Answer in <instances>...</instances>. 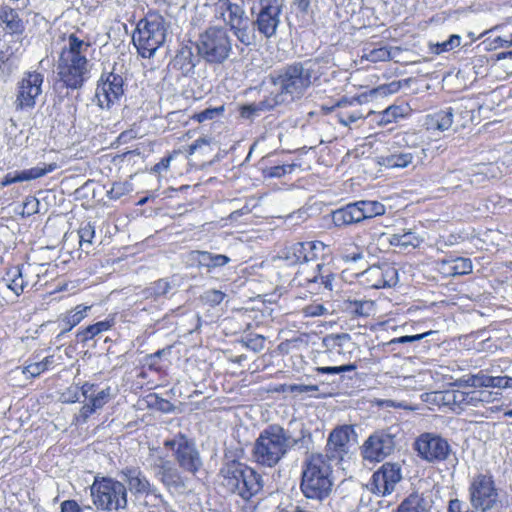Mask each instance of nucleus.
Instances as JSON below:
<instances>
[{"label": "nucleus", "instance_id": "e2e57ef3", "mask_svg": "<svg viewBox=\"0 0 512 512\" xmlns=\"http://www.w3.org/2000/svg\"><path fill=\"white\" fill-rule=\"evenodd\" d=\"M401 81H392L389 84L381 85L374 90V93L378 95H390L397 93L401 88Z\"/></svg>", "mask_w": 512, "mask_h": 512}, {"label": "nucleus", "instance_id": "680f3d73", "mask_svg": "<svg viewBox=\"0 0 512 512\" xmlns=\"http://www.w3.org/2000/svg\"><path fill=\"white\" fill-rule=\"evenodd\" d=\"M468 397V393L463 391H452L448 392L445 396V399L448 403L457 405L462 408L463 404H466V398Z\"/></svg>", "mask_w": 512, "mask_h": 512}, {"label": "nucleus", "instance_id": "2f4dec72", "mask_svg": "<svg viewBox=\"0 0 512 512\" xmlns=\"http://www.w3.org/2000/svg\"><path fill=\"white\" fill-rule=\"evenodd\" d=\"M157 479L169 490H180L185 487L184 479L173 463Z\"/></svg>", "mask_w": 512, "mask_h": 512}, {"label": "nucleus", "instance_id": "052dcab7", "mask_svg": "<svg viewBox=\"0 0 512 512\" xmlns=\"http://www.w3.org/2000/svg\"><path fill=\"white\" fill-rule=\"evenodd\" d=\"M224 297H225V293H223L220 290L213 289V290H208L204 293L203 300L211 306H216V305H219L223 301Z\"/></svg>", "mask_w": 512, "mask_h": 512}, {"label": "nucleus", "instance_id": "79ce46f5", "mask_svg": "<svg viewBox=\"0 0 512 512\" xmlns=\"http://www.w3.org/2000/svg\"><path fill=\"white\" fill-rule=\"evenodd\" d=\"M456 384L460 387H488V375L480 371L477 374L458 379Z\"/></svg>", "mask_w": 512, "mask_h": 512}, {"label": "nucleus", "instance_id": "c756f323", "mask_svg": "<svg viewBox=\"0 0 512 512\" xmlns=\"http://www.w3.org/2000/svg\"><path fill=\"white\" fill-rule=\"evenodd\" d=\"M197 57L193 54L191 46H182L173 60V65L178 68L183 75H188L194 71Z\"/></svg>", "mask_w": 512, "mask_h": 512}, {"label": "nucleus", "instance_id": "f8f14e48", "mask_svg": "<svg viewBox=\"0 0 512 512\" xmlns=\"http://www.w3.org/2000/svg\"><path fill=\"white\" fill-rule=\"evenodd\" d=\"M119 475L122 482L132 496L137 499L153 497L163 501V496L159 489L153 484L144 472L136 466H126L120 470Z\"/></svg>", "mask_w": 512, "mask_h": 512}, {"label": "nucleus", "instance_id": "72a5a7b5", "mask_svg": "<svg viewBox=\"0 0 512 512\" xmlns=\"http://www.w3.org/2000/svg\"><path fill=\"white\" fill-rule=\"evenodd\" d=\"M419 237L412 231H402L401 233L392 234L389 238V243L392 246L400 248H416L420 244Z\"/></svg>", "mask_w": 512, "mask_h": 512}, {"label": "nucleus", "instance_id": "774afa93", "mask_svg": "<svg viewBox=\"0 0 512 512\" xmlns=\"http://www.w3.org/2000/svg\"><path fill=\"white\" fill-rule=\"evenodd\" d=\"M61 512H81V508L75 500H65L61 503Z\"/></svg>", "mask_w": 512, "mask_h": 512}, {"label": "nucleus", "instance_id": "de8ad7c7", "mask_svg": "<svg viewBox=\"0 0 512 512\" xmlns=\"http://www.w3.org/2000/svg\"><path fill=\"white\" fill-rule=\"evenodd\" d=\"M491 167L488 165H478L469 176V182L472 185H481L488 179V173Z\"/></svg>", "mask_w": 512, "mask_h": 512}, {"label": "nucleus", "instance_id": "39448f33", "mask_svg": "<svg viewBox=\"0 0 512 512\" xmlns=\"http://www.w3.org/2000/svg\"><path fill=\"white\" fill-rule=\"evenodd\" d=\"M332 465L325 462L322 453L309 455L302 467L300 490L305 498L322 502L332 492Z\"/></svg>", "mask_w": 512, "mask_h": 512}, {"label": "nucleus", "instance_id": "412c9836", "mask_svg": "<svg viewBox=\"0 0 512 512\" xmlns=\"http://www.w3.org/2000/svg\"><path fill=\"white\" fill-rule=\"evenodd\" d=\"M335 273L332 268L325 263H317L311 274L304 276V272H298L295 280L299 285L310 288L312 285L320 284L325 290L332 291L334 289Z\"/></svg>", "mask_w": 512, "mask_h": 512}, {"label": "nucleus", "instance_id": "dca6fc26", "mask_svg": "<svg viewBox=\"0 0 512 512\" xmlns=\"http://www.w3.org/2000/svg\"><path fill=\"white\" fill-rule=\"evenodd\" d=\"M281 12L282 3L280 0H259L258 12L254 22L260 35L267 39L276 35Z\"/></svg>", "mask_w": 512, "mask_h": 512}, {"label": "nucleus", "instance_id": "f3484780", "mask_svg": "<svg viewBox=\"0 0 512 512\" xmlns=\"http://www.w3.org/2000/svg\"><path fill=\"white\" fill-rule=\"evenodd\" d=\"M359 279L368 288H390L398 283V270L392 264L383 262L368 267L359 274Z\"/></svg>", "mask_w": 512, "mask_h": 512}, {"label": "nucleus", "instance_id": "bb28decb", "mask_svg": "<svg viewBox=\"0 0 512 512\" xmlns=\"http://www.w3.org/2000/svg\"><path fill=\"white\" fill-rule=\"evenodd\" d=\"M256 30L257 28L254 19H251L248 16L230 27V31L236 37L238 42L246 47L256 45Z\"/></svg>", "mask_w": 512, "mask_h": 512}, {"label": "nucleus", "instance_id": "37998d69", "mask_svg": "<svg viewBox=\"0 0 512 512\" xmlns=\"http://www.w3.org/2000/svg\"><path fill=\"white\" fill-rule=\"evenodd\" d=\"M305 251V246L301 242L294 243L290 247H288L285 251V260L289 262L291 265L296 264H304L303 252Z\"/></svg>", "mask_w": 512, "mask_h": 512}, {"label": "nucleus", "instance_id": "1a4fd4ad", "mask_svg": "<svg viewBox=\"0 0 512 512\" xmlns=\"http://www.w3.org/2000/svg\"><path fill=\"white\" fill-rule=\"evenodd\" d=\"M469 502L475 511L489 512L502 506L499 489L490 472L475 474L468 486Z\"/></svg>", "mask_w": 512, "mask_h": 512}, {"label": "nucleus", "instance_id": "49530a36", "mask_svg": "<svg viewBox=\"0 0 512 512\" xmlns=\"http://www.w3.org/2000/svg\"><path fill=\"white\" fill-rule=\"evenodd\" d=\"M461 37L457 34H452L448 40L442 43H436L433 45L432 49L435 54H441L443 52H448L453 50L454 48L460 46Z\"/></svg>", "mask_w": 512, "mask_h": 512}, {"label": "nucleus", "instance_id": "f704fd0d", "mask_svg": "<svg viewBox=\"0 0 512 512\" xmlns=\"http://www.w3.org/2000/svg\"><path fill=\"white\" fill-rule=\"evenodd\" d=\"M409 111L410 109L407 105H404L403 107L391 105L380 114L378 124L387 125L392 122H396L398 119L406 117Z\"/></svg>", "mask_w": 512, "mask_h": 512}, {"label": "nucleus", "instance_id": "b1692460", "mask_svg": "<svg viewBox=\"0 0 512 512\" xmlns=\"http://www.w3.org/2000/svg\"><path fill=\"white\" fill-rule=\"evenodd\" d=\"M112 397V389L109 386L88 396L85 399L87 402L81 407L79 412L81 421L86 422L93 413L102 409Z\"/></svg>", "mask_w": 512, "mask_h": 512}, {"label": "nucleus", "instance_id": "3c124183", "mask_svg": "<svg viewBox=\"0 0 512 512\" xmlns=\"http://www.w3.org/2000/svg\"><path fill=\"white\" fill-rule=\"evenodd\" d=\"M365 58L370 62L388 61L391 59V53L387 47H379L366 53Z\"/></svg>", "mask_w": 512, "mask_h": 512}, {"label": "nucleus", "instance_id": "2eb2a0df", "mask_svg": "<svg viewBox=\"0 0 512 512\" xmlns=\"http://www.w3.org/2000/svg\"><path fill=\"white\" fill-rule=\"evenodd\" d=\"M418 456L428 462H441L448 458L451 446L448 441L434 433H423L414 442Z\"/></svg>", "mask_w": 512, "mask_h": 512}, {"label": "nucleus", "instance_id": "ea45409f", "mask_svg": "<svg viewBox=\"0 0 512 512\" xmlns=\"http://www.w3.org/2000/svg\"><path fill=\"white\" fill-rule=\"evenodd\" d=\"M7 287L11 289L17 296L20 295L27 283L23 279L22 271L19 267H15L7 273Z\"/></svg>", "mask_w": 512, "mask_h": 512}, {"label": "nucleus", "instance_id": "20e7f679", "mask_svg": "<svg viewBox=\"0 0 512 512\" xmlns=\"http://www.w3.org/2000/svg\"><path fill=\"white\" fill-rule=\"evenodd\" d=\"M221 486L229 493L249 501L263 489V479L253 468L225 454L218 474Z\"/></svg>", "mask_w": 512, "mask_h": 512}, {"label": "nucleus", "instance_id": "423d86ee", "mask_svg": "<svg viewBox=\"0 0 512 512\" xmlns=\"http://www.w3.org/2000/svg\"><path fill=\"white\" fill-rule=\"evenodd\" d=\"M166 34L164 17L158 13H149L138 22L132 41L142 57L150 58L164 44Z\"/></svg>", "mask_w": 512, "mask_h": 512}, {"label": "nucleus", "instance_id": "338daca9", "mask_svg": "<svg viewBox=\"0 0 512 512\" xmlns=\"http://www.w3.org/2000/svg\"><path fill=\"white\" fill-rule=\"evenodd\" d=\"M293 170V165H281L274 166L269 169L268 175L270 177L280 178L286 173H290Z\"/></svg>", "mask_w": 512, "mask_h": 512}, {"label": "nucleus", "instance_id": "e433bc0d", "mask_svg": "<svg viewBox=\"0 0 512 512\" xmlns=\"http://www.w3.org/2000/svg\"><path fill=\"white\" fill-rule=\"evenodd\" d=\"M453 122V113L452 109L449 108L447 110H442L437 113H435L429 122V125L432 128H435L440 131H446L448 130Z\"/></svg>", "mask_w": 512, "mask_h": 512}, {"label": "nucleus", "instance_id": "f257e3e1", "mask_svg": "<svg viewBox=\"0 0 512 512\" xmlns=\"http://www.w3.org/2000/svg\"><path fill=\"white\" fill-rule=\"evenodd\" d=\"M333 67L329 55L295 61L273 71L262 82L280 105H289L303 98L307 90L327 75Z\"/></svg>", "mask_w": 512, "mask_h": 512}, {"label": "nucleus", "instance_id": "c9c22d12", "mask_svg": "<svg viewBox=\"0 0 512 512\" xmlns=\"http://www.w3.org/2000/svg\"><path fill=\"white\" fill-rule=\"evenodd\" d=\"M111 326L112 323L108 320L99 321L95 324L87 326L83 330L78 331L76 337L79 342L85 343L99 333L109 330Z\"/></svg>", "mask_w": 512, "mask_h": 512}, {"label": "nucleus", "instance_id": "0eeeda50", "mask_svg": "<svg viewBox=\"0 0 512 512\" xmlns=\"http://www.w3.org/2000/svg\"><path fill=\"white\" fill-rule=\"evenodd\" d=\"M90 493L99 510L114 512L128 507L127 488L122 481L110 477L95 478Z\"/></svg>", "mask_w": 512, "mask_h": 512}, {"label": "nucleus", "instance_id": "13d9d810", "mask_svg": "<svg viewBox=\"0 0 512 512\" xmlns=\"http://www.w3.org/2000/svg\"><path fill=\"white\" fill-rule=\"evenodd\" d=\"M356 369L355 364H346L341 366H333V367H317L316 371L322 374H340L343 372H349Z\"/></svg>", "mask_w": 512, "mask_h": 512}, {"label": "nucleus", "instance_id": "c85d7f7f", "mask_svg": "<svg viewBox=\"0 0 512 512\" xmlns=\"http://www.w3.org/2000/svg\"><path fill=\"white\" fill-rule=\"evenodd\" d=\"M432 501L423 493L414 492L407 496L395 512H431Z\"/></svg>", "mask_w": 512, "mask_h": 512}, {"label": "nucleus", "instance_id": "8fccbe9b", "mask_svg": "<svg viewBox=\"0 0 512 512\" xmlns=\"http://www.w3.org/2000/svg\"><path fill=\"white\" fill-rule=\"evenodd\" d=\"M171 463L170 460L162 456H153L149 459V468L154 473V476L158 478Z\"/></svg>", "mask_w": 512, "mask_h": 512}, {"label": "nucleus", "instance_id": "a878e982", "mask_svg": "<svg viewBox=\"0 0 512 512\" xmlns=\"http://www.w3.org/2000/svg\"><path fill=\"white\" fill-rule=\"evenodd\" d=\"M215 11L229 28L247 17L243 5L231 0H218L215 4Z\"/></svg>", "mask_w": 512, "mask_h": 512}, {"label": "nucleus", "instance_id": "603ef678", "mask_svg": "<svg viewBox=\"0 0 512 512\" xmlns=\"http://www.w3.org/2000/svg\"><path fill=\"white\" fill-rule=\"evenodd\" d=\"M453 263L451 267L453 275H464L472 271V262L468 258L458 257Z\"/></svg>", "mask_w": 512, "mask_h": 512}, {"label": "nucleus", "instance_id": "4be33fe9", "mask_svg": "<svg viewBox=\"0 0 512 512\" xmlns=\"http://www.w3.org/2000/svg\"><path fill=\"white\" fill-rule=\"evenodd\" d=\"M188 261L199 269L205 268L211 272L216 268L224 267L231 262V259L224 254H214L209 251L192 250L187 255Z\"/></svg>", "mask_w": 512, "mask_h": 512}, {"label": "nucleus", "instance_id": "5701e85b", "mask_svg": "<svg viewBox=\"0 0 512 512\" xmlns=\"http://www.w3.org/2000/svg\"><path fill=\"white\" fill-rule=\"evenodd\" d=\"M0 30L5 35L21 36L25 31V23L19 11L10 6L0 7Z\"/></svg>", "mask_w": 512, "mask_h": 512}, {"label": "nucleus", "instance_id": "393cba45", "mask_svg": "<svg viewBox=\"0 0 512 512\" xmlns=\"http://www.w3.org/2000/svg\"><path fill=\"white\" fill-rule=\"evenodd\" d=\"M262 88L264 91L263 99L259 102H254L242 106L240 109V115L242 118L252 120L259 116L261 112L270 111L278 106H281L267 87Z\"/></svg>", "mask_w": 512, "mask_h": 512}, {"label": "nucleus", "instance_id": "4c0bfd02", "mask_svg": "<svg viewBox=\"0 0 512 512\" xmlns=\"http://www.w3.org/2000/svg\"><path fill=\"white\" fill-rule=\"evenodd\" d=\"M346 308L357 316H369L374 310V302L364 299H348Z\"/></svg>", "mask_w": 512, "mask_h": 512}, {"label": "nucleus", "instance_id": "cd10ccee", "mask_svg": "<svg viewBox=\"0 0 512 512\" xmlns=\"http://www.w3.org/2000/svg\"><path fill=\"white\" fill-rule=\"evenodd\" d=\"M174 285L168 278H160L151 282L147 287L142 289L138 296L143 300L150 302H160L166 298L173 289Z\"/></svg>", "mask_w": 512, "mask_h": 512}, {"label": "nucleus", "instance_id": "6e6552de", "mask_svg": "<svg viewBox=\"0 0 512 512\" xmlns=\"http://www.w3.org/2000/svg\"><path fill=\"white\" fill-rule=\"evenodd\" d=\"M198 56L209 64H223L232 52V39L225 27H209L199 35Z\"/></svg>", "mask_w": 512, "mask_h": 512}, {"label": "nucleus", "instance_id": "6e6d98bb", "mask_svg": "<svg viewBox=\"0 0 512 512\" xmlns=\"http://www.w3.org/2000/svg\"><path fill=\"white\" fill-rule=\"evenodd\" d=\"M337 117H338V121L344 125V126H349L351 123H354L356 122L357 120L363 118V115L362 113H360L359 111H351V112H348V111H340L338 114H337Z\"/></svg>", "mask_w": 512, "mask_h": 512}, {"label": "nucleus", "instance_id": "ddd939ff", "mask_svg": "<svg viewBox=\"0 0 512 512\" xmlns=\"http://www.w3.org/2000/svg\"><path fill=\"white\" fill-rule=\"evenodd\" d=\"M124 95V78L116 64L109 72H103L97 85L95 98L98 105L104 109L118 101Z\"/></svg>", "mask_w": 512, "mask_h": 512}, {"label": "nucleus", "instance_id": "58836bf2", "mask_svg": "<svg viewBox=\"0 0 512 512\" xmlns=\"http://www.w3.org/2000/svg\"><path fill=\"white\" fill-rule=\"evenodd\" d=\"M302 243L305 246V251L303 252L304 263L317 261L324 255L326 246L322 242L309 241Z\"/></svg>", "mask_w": 512, "mask_h": 512}, {"label": "nucleus", "instance_id": "a19ab883", "mask_svg": "<svg viewBox=\"0 0 512 512\" xmlns=\"http://www.w3.org/2000/svg\"><path fill=\"white\" fill-rule=\"evenodd\" d=\"M56 168H57L56 163H50L47 165L44 164L43 167L37 166V167H33V168H30L27 170L18 171V172L20 175L21 182H24V181H30L33 179L40 178V177L46 175L47 173L54 171Z\"/></svg>", "mask_w": 512, "mask_h": 512}, {"label": "nucleus", "instance_id": "69168bd1", "mask_svg": "<svg viewBox=\"0 0 512 512\" xmlns=\"http://www.w3.org/2000/svg\"><path fill=\"white\" fill-rule=\"evenodd\" d=\"M153 406L163 413H170L175 409L174 405L170 401L158 396L155 397Z\"/></svg>", "mask_w": 512, "mask_h": 512}, {"label": "nucleus", "instance_id": "a211bd4d", "mask_svg": "<svg viewBox=\"0 0 512 512\" xmlns=\"http://www.w3.org/2000/svg\"><path fill=\"white\" fill-rule=\"evenodd\" d=\"M402 480V467L399 463L386 462L373 473L369 489L381 496L389 495Z\"/></svg>", "mask_w": 512, "mask_h": 512}, {"label": "nucleus", "instance_id": "f03ea898", "mask_svg": "<svg viewBox=\"0 0 512 512\" xmlns=\"http://www.w3.org/2000/svg\"><path fill=\"white\" fill-rule=\"evenodd\" d=\"M311 434L301 431V436L294 438L282 426L273 424L262 430L256 439L252 457L264 467H275L294 447L309 449Z\"/></svg>", "mask_w": 512, "mask_h": 512}, {"label": "nucleus", "instance_id": "9d476101", "mask_svg": "<svg viewBox=\"0 0 512 512\" xmlns=\"http://www.w3.org/2000/svg\"><path fill=\"white\" fill-rule=\"evenodd\" d=\"M385 211V206L379 201L361 200L333 211L332 221L335 226L343 227L383 215Z\"/></svg>", "mask_w": 512, "mask_h": 512}, {"label": "nucleus", "instance_id": "7c9ffc66", "mask_svg": "<svg viewBox=\"0 0 512 512\" xmlns=\"http://www.w3.org/2000/svg\"><path fill=\"white\" fill-rule=\"evenodd\" d=\"M414 156L410 152H394L379 157L378 163L387 168H405L413 162Z\"/></svg>", "mask_w": 512, "mask_h": 512}, {"label": "nucleus", "instance_id": "9b49d317", "mask_svg": "<svg viewBox=\"0 0 512 512\" xmlns=\"http://www.w3.org/2000/svg\"><path fill=\"white\" fill-rule=\"evenodd\" d=\"M398 433L399 429L394 426L375 431L361 447L363 459L370 462H380L391 455L396 447Z\"/></svg>", "mask_w": 512, "mask_h": 512}, {"label": "nucleus", "instance_id": "09e8293b", "mask_svg": "<svg viewBox=\"0 0 512 512\" xmlns=\"http://www.w3.org/2000/svg\"><path fill=\"white\" fill-rule=\"evenodd\" d=\"M224 112V106L214 107V108H206L205 110L196 113L193 115L192 119L198 121L199 123L205 122L207 120H213L219 116H221Z\"/></svg>", "mask_w": 512, "mask_h": 512}, {"label": "nucleus", "instance_id": "473e14b6", "mask_svg": "<svg viewBox=\"0 0 512 512\" xmlns=\"http://www.w3.org/2000/svg\"><path fill=\"white\" fill-rule=\"evenodd\" d=\"M88 310H90V306L77 305L73 310L68 311L60 319V321L64 324L62 333H66L78 325L87 316Z\"/></svg>", "mask_w": 512, "mask_h": 512}, {"label": "nucleus", "instance_id": "aec40b11", "mask_svg": "<svg viewBox=\"0 0 512 512\" xmlns=\"http://www.w3.org/2000/svg\"><path fill=\"white\" fill-rule=\"evenodd\" d=\"M175 460L180 469L191 475H196L203 468V460L195 442L182 438L175 448Z\"/></svg>", "mask_w": 512, "mask_h": 512}, {"label": "nucleus", "instance_id": "5fc2aeb1", "mask_svg": "<svg viewBox=\"0 0 512 512\" xmlns=\"http://www.w3.org/2000/svg\"><path fill=\"white\" fill-rule=\"evenodd\" d=\"M302 312L306 317H317L328 314V309L323 304L313 303L305 306Z\"/></svg>", "mask_w": 512, "mask_h": 512}, {"label": "nucleus", "instance_id": "bf43d9fd", "mask_svg": "<svg viewBox=\"0 0 512 512\" xmlns=\"http://www.w3.org/2000/svg\"><path fill=\"white\" fill-rule=\"evenodd\" d=\"M350 336L348 334H338L335 336H331L324 339V343L328 346V343L331 342L330 347L332 349H337V352L340 353V348L344 345V342H349Z\"/></svg>", "mask_w": 512, "mask_h": 512}, {"label": "nucleus", "instance_id": "0e129e2a", "mask_svg": "<svg viewBox=\"0 0 512 512\" xmlns=\"http://www.w3.org/2000/svg\"><path fill=\"white\" fill-rule=\"evenodd\" d=\"M265 338L261 335H256L253 337H247L244 341L245 346L251 349L254 352H260L264 348Z\"/></svg>", "mask_w": 512, "mask_h": 512}, {"label": "nucleus", "instance_id": "c03bdc74", "mask_svg": "<svg viewBox=\"0 0 512 512\" xmlns=\"http://www.w3.org/2000/svg\"><path fill=\"white\" fill-rule=\"evenodd\" d=\"M54 362L53 356H47L42 361L30 363L23 369V373L29 377H37Z\"/></svg>", "mask_w": 512, "mask_h": 512}, {"label": "nucleus", "instance_id": "4d7b16f0", "mask_svg": "<svg viewBox=\"0 0 512 512\" xmlns=\"http://www.w3.org/2000/svg\"><path fill=\"white\" fill-rule=\"evenodd\" d=\"M130 191V184L124 182L113 183L108 195L111 199H119Z\"/></svg>", "mask_w": 512, "mask_h": 512}, {"label": "nucleus", "instance_id": "6ab92c4d", "mask_svg": "<svg viewBox=\"0 0 512 512\" xmlns=\"http://www.w3.org/2000/svg\"><path fill=\"white\" fill-rule=\"evenodd\" d=\"M43 75L39 72H27L17 86V95L14 102L17 110L33 108L36 98L42 93Z\"/></svg>", "mask_w": 512, "mask_h": 512}, {"label": "nucleus", "instance_id": "864d4df0", "mask_svg": "<svg viewBox=\"0 0 512 512\" xmlns=\"http://www.w3.org/2000/svg\"><path fill=\"white\" fill-rule=\"evenodd\" d=\"M435 333L434 331H427L424 333L416 334V335H405L398 338H394L391 341H389L388 345L393 346L395 344H405V343H412L415 341H419L424 339L425 337Z\"/></svg>", "mask_w": 512, "mask_h": 512}, {"label": "nucleus", "instance_id": "4468645a", "mask_svg": "<svg viewBox=\"0 0 512 512\" xmlns=\"http://www.w3.org/2000/svg\"><path fill=\"white\" fill-rule=\"evenodd\" d=\"M351 436H356L351 425H342L334 428L327 439L325 454H322L325 462L340 464L350 452Z\"/></svg>", "mask_w": 512, "mask_h": 512}, {"label": "nucleus", "instance_id": "7ed1b4c3", "mask_svg": "<svg viewBox=\"0 0 512 512\" xmlns=\"http://www.w3.org/2000/svg\"><path fill=\"white\" fill-rule=\"evenodd\" d=\"M90 43L76 34L68 36L56 62V84L70 90L81 89L90 78L91 66L86 54Z\"/></svg>", "mask_w": 512, "mask_h": 512}, {"label": "nucleus", "instance_id": "a18cd8bd", "mask_svg": "<svg viewBox=\"0 0 512 512\" xmlns=\"http://www.w3.org/2000/svg\"><path fill=\"white\" fill-rule=\"evenodd\" d=\"M80 246L91 245L95 237V225L91 222H83L78 230Z\"/></svg>", "mask_w": 512, "mask_h": 512}]
</instances>
